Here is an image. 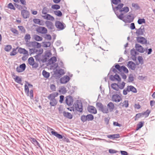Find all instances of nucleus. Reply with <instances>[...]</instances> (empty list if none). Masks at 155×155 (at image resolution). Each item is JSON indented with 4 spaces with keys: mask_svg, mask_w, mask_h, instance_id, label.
Returning a JSON list of instances; mask_svg holds the SVG:
<instances>
[{
    "mask_svg": "<svg viewBox=\"0 0 155 155\" xmlns=\"http://www.w3.org/2000/svg\"><path fill=\"white\" fill-rule=\"evenodd\" d=\"M70 79L69 76L68 75H64L60 78V83L61 84H66L70 80Z\"/></svg>",
    "mask_w": 155,
    "mask_h": 155,
    "instance_id": "13",
    "label": "nucleus"
},
{
    "mask_svg": "<svg viewBox=\"0 0 155 155\" xmlns=\"http://www.w3.org/2000/svg\"><path fill=\"white\" fill-rule=\"evenodd\" d=\"M96 106L99 110L102 112L103 113L107 114L108 112V110L105 105H104L101 102H97Z\"/></svg>",
    "mask_w": 155,
    "mask_h": 155,
    "instance_id": "7",
    "label": "nucleus"
},
{
    "mask_svg": "<svg viewBox=\"0 0 155 155\" xmlns=\"http://www.w3.org/2000/svg\"><path fill=\"white\" fill-rule=\"evenodd\" d=\"M139 25H141L143 23H145L146 22L145 20L143 18H139L137 21Z\"/></svg>",
    "mask_w": 155,
    "mask_h": 155,
    "instance_id": "49",
    "label": "nucleus"
},
{
    "mask_svg": "<svg viewBox=\"0 0 155 155\" xmlns=\"http://www.w3.org/2000/svg\"><path fill=\"white\" fill-rule=\"evenodd\" d=\"M37 31L41 34H46L47 32V28L43 27H39L37 29Z\"/></svg>",
    "mask_w": 155,
    "mask_h": 155,
    "instance_id": "20",
    "label": "nucleus"
},
{
    "mask_svg": "<svg viewBox=\"0 0 155 155\" xmlns=\"http://www.w3.org/2000/svg\"><path fill=\"white\" fill-rule=\"evenodd\" d=\"M136 49L137 51L141 53H143L145 51L143 48L140 45L136 44L135 45Z\"/></svg>",
    "mask_w": 155,
    "mask_h": 155,
    "instance_id": "21",
    "label": "nucleus"
},
{
    "mask_svg": "<svg viewBox=\"0 0 155 155\" xmlns=\"http://www.w3.org/2000/svg\"><path fill=\"white\" fill-rule=\"evenodd\" d=\"M124 5V4L123 3H120L118 4L117 6L114 7L113 5H112L113 10L117 18L120 15L119 14V11L123 7Z\"/></svg>",
    "mask_w": 155,
    "mask_h": 155,
    "instance_id": "9",
    "label": "nucleus"
},
{
    "mask_svg": "<svg viewBox=\"0 0 155 155\" xmlns=\"http://www.w3.org/2000/svg\"><path fill=\"white\" fill-rule=\"evenodd\" d=\"M21 15L24 18L26 19L29 17L30 13L26 10H22L21 11Z\"/></svg>",
    "mask_w": 155,
    "mask_h": 155,
    "instance_id": "22",
    "label": "nucleus"
},
{
    "mask_svg": "<svg viewBox=\"0 0 155 155\" xmlns=\"http://www.w3.org/2000/svg\"><path fill=\"white\" fill-rule=\"evenodd\" d=\"M34 39L37 41H41L42 40V38L37 35H35Z\"/></svg>",
    "mask_w": 155,
    "mask_h": 155,
    "instance_id": "48",
    "label": "nucleus"
},
{
    "mask_svg": "<svg viewBox=\"0 0 155 155\" xmlns=\"http://www.w3.org/2000/svg\"><path fill=\"white\" fill-rule=\"evenodd\" d=\"M130 91H131L134 93H136L137 92V89L134 86L132 85H128L123 90V94L124 95H126L127 94V92Z\"/></svg>",
    "mask_w": 155,
    "mask_h": 155,
    "instance_id": "8",
    "label": "nucleus"
},
{
    "mask_svg": "<svg viewBox=\"0 0 155 155\" xmlns=\"http://www.w3.org/2000/svg\"><path fill=\"white\" fill-rule=\"evenodd\" d=\"M42 74L43 77L46 78H48L50 75V74L49 72H47L45 70H44L42 71Z\"/></svg>",
    "mask_w": 155,
    "mask_h": 155,
    "instance_id": "38",
    "label": "nucleus"
},
{
    "mask_svg": "<svg viewBox=\"0 0 155 155\" xmlns=\"http://www.w3.org/2000/svg\"><path fill=\"white\" fill-rule=\"evenodd\" d=\"M107 106L110 111H112L114 108V105L112 102H110L107 105Z\"/></svg>",
    "mask_w": 155,
    "mask_h": 155,
    "instance_id": "36",
    "label": "nucleus"
},
{
    "mask_svg": "<svg viewBox=\"0 0 155 155\" xmlns=\"http://www.w3.org/2000/svg\"><path fill=\"white\" fill-rule=\"evenodd\" d=\"M87 110L90 113L94 114H96L97 113L96 108L93 106H89L87 107Z\"/></svg>",
    "mask_w": 155,
    "mask_h": 155,
    "instance_id": "19",
    "label": "nucleus"
},
{
    "mask_svg": "<svg viewBox=\"0 0 155 155\" xmlns=\"http://www.w3.org/2000/svg\"><path fill=\"white\" fill-rule=\"evenodd\" d=\"M54 13L55 15L59 17L61 16L62 15V12L59 10L54 11Z\"/></svg>",
    "mask_w": 155,
    "mask_h": 155,
    "instance_id": "50",
    "label": "nucleus"
},
{
    "mask_svg": "<svg viewBox=\"0 0 155 155\" xmlns=\"http://www.w3.org/2000/svg\"><path fill=\"white\" fill-rule=\"evenodd\" d=\"M130 54L132 60L134 61H136L137 59L136 56L138 54V53L135 51L134 48H133L130 50Z\"/></svg>",
    "mask_w": 155,
    "mask_h": 155,
    "instance_id": "16",
    "label": "nucleus"
},
{
    "mask_svg": "<svg viewBox=\"0 0 155 155\" xmlns=\"http://www.w3.org/2000/svg\"><path fill=\"white\" fill-rule=\"evenodd\" d=\"M42 17L45 19L53 21L54 20V18L49 14H47L45 15L42 16Z\"/></svg>",
    "mask_w": 155,
    "mask_h": 155,
    "instance_id": "28",
    "label": "nucleus"
},
{
    "mask_svg": "<svg viewBox=\"0 0 155 155\" xmlns=\"http://www.w3.org/2000/svg\"><path fill=\"white\" fill-rule=\"evenodd\" d=\"M55 27L60 30H62L64 28V24L60 21H56L55 23Z\"/></svg>",
    "mask_w": 155,
    "mask_h": 155,
    "instance_id": "18",
    "label": "nucleus"
},
{
    "mask_svg": "<svg viewBox=\"0 0 155 155\" xmlns=\"http://www.w3.org/2000/svg\"><path fill=\"white\" fill-rule=\"evenodd\" d=\"M119 94H114L112 97V100L116 102H119L121 100L120 97L119 95Z\"/></svg>",
    "mask_w": 155,
    "mask_h": 155,
    "instance_id": "14",
    "label": "nucleus"
},
{
    "mask_svg": "<svg viewBox=\"0 0 155 155\" xmlns=\"http://www.w3.org/2000/svg\"><path fill=\"white\" fill-rule=\"evenodd\" d=\"M74 100L72 96H68L66 97L65 102L68 106L72 105L73 103Z\"/></svg>",
    "mask_w": 155,
    "mask_h": 155,
    "instance_id": "11",
    "label": "nucleus"
},
{
    "mask_svg": "<svg viewBox=\"0 0 155 155\" xmlns=\"http://www.w3.org/2000/svg\"><path fill=\"white\" fill-rule=\"evenodd\" d=\"M18 28L22 33H25L26 30L23 26H18Z\"/></svg>",
    "mask_w": 155,
    "mask_h": 155,
    "instance_id": "51",
    "label": "nucleus"
},
{
    "mask_svg": "<svg viewBox=\"0 0 155 155\" xmlns=\"http://www.w3.org/2000/svg\"><path fill=\"white\" fill-rule=\"evenodd\" d=\"M86 116L87 120L88 121L92 120L94 119V116L91 114H88Z\"/></svg>",
    "mask_w": 155,
    "mask_h": 155,
    "instance_id": "41",
    "label": "nucleus"
},
{
    "mask_svg": "<svg viewBox=\"0 0 155 155\" xmlns=\"http://www.w3.org/2000/svg\"><path fill=\"white\" fill-rule=\"evenodd\" d=\"M121 2V0H112L111 2V3L117 5L118 3H120Z\"/></svg>",
    "mask_w": 155,
    "mask_h": 155,
    "instance_id": "58",
    "label": "nucleus"
},
{
    "mask_svg": "<svg viewBox=\"0 0 155 155\" xmlns=\"http://www.w3.org/2000/svg\"><path fill=\"white\" fill-rule=\"evenodd\" d=\"M26 46L29 47L35 48V41H28L26 43Z\"/></svg>",
    "mask_w": 155,
    "mask_h": 155,
    "instance_id": "33",
    "label": "nucleus"
},
{
    "mask_svg": "<svg viewBox=\"0 0 155 155\" xmlns=\"http://www.w3.org/2000/svg\"><path fill=\"white\" fill-rule=\"evenodd\" d=\"M63 114L64 117L66 118L69 119H71L72 118V115L70 113L64 111Z\"/></svg>",
    "mask_w": 155,
    "mask_h": 155,
    "instance_id": "27",
    "label": "nucleus"
},
{
    "mask_svg": "<svg viewBox=\"0 0 155 155\" xmlns=\"http://www.w3.org/2000/svg\"><path fill=\"white\" fill-rule=\"evenodd\" d=\"M8 8L11 9H12L14 10H15V8L14 6V5L11 3H9L8 4Z\"/></svg>",
    "mask_w": 155,
    "mask_h": 155,
    "instance_id": "52",
    "label": "nucleus"
},
{
    "mask_svg": "<svg viewBox=\"0 0 155 155\" xmlns=\"http://www.w3.org/2000/svg\"><path fill=\"white\" fill-rule=\"evenodd\" d=\"M45 24L46 27L49 30L54 31L55 30V28L53 23L50 21H47L45 22Z\"/></svg>",
    "mask_w": 155,
    "mask_h": 155,
    "instance_id": "12",
    "label": "nucleus"
},
{
    "mask_svg": "<svg viewBox=\"0 0 155 155\" xmlns=\"http://www.w3.org/2000/svg\"><path fill=\"white\" fill-rule=\"evenodd\" d=\"M58 92H54L50 94L48 97V98L50 101L49 104L51 107L55 106L57 104L58 101L55 98L58 95Z\"/></svg>",
    "mask_w": 155,
    "mask_h": 155,
    "instance_id": "3",
    "label": "nucleus"
},
{
    "mask_svg": "<svg viewBox=\"0 0 155 155\" xmlns=\"http://www.w3.org/2000/svg\"><path fill=\"white\" fill-rule=\"evenodd\" d=\"M63 66V64L61 61H59L58 64V63H55L54 65V67L55 68L59 69L60 67L63 68H64Z\"/></svg>",
    "mask_w": 155,
    "mask_h": 155,
    "instance_id": "26",
    "label": "nucleus"
},
{
    "mask_svg": "<svg viewBox=\"0 0 155 155\" xmlns=\"http://www.w3.org/2000/svg\"><path fill=\"white\" fill-rule=\"evenodd\" d=\"M136 40L138 43L142 44H146L147 43V40L145 38L142 36H139L137 38Z\"/></svg>",
    "mask_w": 155,
    "mask_h": 155,
    "instance_id": "17",
    "label": "nucleus"
},
{
    "mask_svg": "<svg viewBox=\"0 0 155 155\" xmlns=\"http://www.w3.org/2000/svg\"><path fill=\"white\" fill-rule=\"evenodd\" d=\"M136 33L137 36L143 35L145 32L144 28L143 26H141L138 29H136Z\"/></svg>",
    "mask_w": 155,
    "mask_h": 155,
    "instance_id": "15",
    "label": "nucleus"
},
{
    "mask_svg": "<svg viewBox=\"0 0 155 155\" xmlns=\"http://www.w3.org/2000/svg\"><path fill=\"white\" fill-rule=\"evenodd\" d=\"M10 30L13 33L17 35H18V32L16 29L12 28Z\"/></svg>",
    "mask_w": 155,
    "mask_h": 155,
    "instance_id": "60",
    "label": "nucleus"
},
{
    "mask_svg": "<svg viewBox=\"0 0 155 155\" xmlns=\"http://www.w3.org/2000/svg\"><path fill=\"white\" fill-rule=\"evenodd\" d=\"M31 142L32 143H33L35 145H37L38 147L42 149L41 147L40 146V144L35 138H31Z\"/></svg>",
    "mask_w": 155,
    "mask_h": 155,
    "instance_id": "32",
    "label": "nucleus"
},
{
    "mask_svg": "<svg viewBox=\"0 0 155 155\" xmlns=\"http://www.w3.org/2000/svg\"><path fill=\"white\" fill-rule=\"evenodd\" d=\"M24 54V55L22 57L21 59L23 61H25L28 58V56L29 55L28 52V54Z\"/></svg>",
    "mask_w": 155,
    "mask_h": 155,
    "instance_id": "61",
    "label": "nucleus"
},
{
    "mask_svg": "<svg viewBox=\"0 0 155 155\" xmlns=\"http://www.w3.org/2000/svg\"><path fill=\"white\" fill-rule=\"evenodd\" d=\"M18 52L20 54H28V51L25 48H19L18 49Z\"/></svg>",
    "mask_w": 155,
    "mask_h": 155,
    "instance_id": "31",
    "label": "nucleus"
},
{
    "mask_svg": "<svg viewBox=\"0 0 155 155\" xmlns=\"http://www.w3.org/2000/svg\"><path fill=\"white\" fill-rule=\"evenodd\" d=\"M107 137L111 139H114L119 138L120 137L119 134H114L113 135H107Z\"/></svg>",
    "mask_w": 155,
    "mask_h": 155,
    "instance_id": "29",
    "label": "nucleus"
},
{
    "mask_svg": "<svg viewBox=\"0 0 155 155\" xmlns=\"http://www.w3.org/2000/svg\"><path fill=\"white\" fill-rule=\"evenodd\" d=\"M134 80V77L132 74H130L129 75L128 78V82H131Z\"/></svg>",
    "mask_w": 155,
    "mask_h": 155,
    "instance_id": "44",
    "label": "nucleus"
},
{
    "mask_svg": "<svg viewBox=\"0 0 155 155\" xmlns=\"http://www.w3.org/2000/svg\"><path fill=\"white\" fill-rule=\"evenodd\" d=\"M132 6L133 7L136 8L137 10H138L140 8V7L138 5V4L136 3H132Z\"/></svg>",
    "mask_w": 155,
    "mask_h": 155,
    "instance_id": "62",
    "label": "nucleus"
},
{
    "mask_svg": "<svg viewBox=\"0 0 155 155\" xmlns=\"http://www.w3.org/2000/svg\"><path fill=\"white\" fill-rule=\"evenodd\" d=\"M60 89L59 92H61L63 94H64L67 92L66 88L64 86L61 87Z\"/></svg>",
    "mask_w": 155,
    "mask_h": 155,
    "instance_id": "39",
    "label": "nucleus"
},
{
    "mask_svg": "<svg viewBox=\"0 0 155 155\" xmlns=\"http://www.w3.org/2000/svg\"><path fill=\"white\" fill-rule=\"evenodd\" d=\"M129 8L128 7H125L124 8H122L120 10L119 12L122 13L123 12L124 13H126L129 11Z\"/></svg>",
    "mask_w": 155,
    "mask_h": 155,
    "instance_id": "35",
    "label": "nucleus"
},
{
    "mask_svg": "<svg viewBox=\"0 0 155 155\" xmlns=\"http://www.w3.org/2000/svg\"><path fill=\"white\" fill-rule=\"evenodd\" d=\"M138 60L139 63L141 64H143V58L141 56H139L138 57Z\"/></svg>",
    "mask_w": 155,
    "mask_h": 155,
    "instance_id": "64",
    "label": "nucleus"
},
{
    "mask_svg": "<svg viewBox=\"0 0 155 155\" xmlns=\"http://www.w3.org/2000/svg\"><path fill=\"white\" fill-rule=\"evenodd\" d=\"M25 91L26 95L28 96H29V90L28 86L26 85H25Z\"/></svg>",
    "mask_w": 155,
    "mask_h": 155,
    "instance_id": "45",
    "label": "nucleus"
},
{
    "mask_svg": "<svg viewBox=\"0 0 155 155\" xmlns=\"http://www.w3.org/2000/svg\"><path fill=\"white\" fill-rule=\"evenodd\" d=\"M31 38L30 35L28 34H26L25 36L24 39L26 43L29 41Z\"/></svg>",
    "mask_w": 155,
    "mask_h": 155,
    "instance_id": "40",
    "label": "nucleus"
},
{
    "mask_svg": "<svg viewBox=\"0 0 155 155\" xmlns=\"http://www.w3.org/2000/svg\"><path fill=\"white\" fill-rule=\"evenodd\" d=\"M28 62L29 64L33 68H36L38 67V64L35 62L32 57H31L28 59Z\"/></svg>",
    "mask_w": 155,
    "mask_h": 155,
    "instance_id": "10",
    "label": "nucleus"
},
{
    "mask_svg": "<svg viewBox=\"0 0 155 155\" xmlns=\"http://www.w3.org/2000/svg\"><path fill=\"white\" fill-rule=\"evenodd\" d=\"M19 67L22 71H23L25 69L26 66L25 63H23L20 65Z\"/></svg>",
    "mask_w": 155,
    "mask_h": 155,
    "instance_id": "55",
    "label": "nucleus"
},
{
    "mask_svg": "<svg viewBox=\"0 0 155 155\" xmlns=\"http://www.w3.org/2000/svg\"><path fill=\"white\" fill-rule=\"evenodd\" d=\"M42 46L44 48H47L50 46L51 43L49 41H44L42 42Z\"/></svg>",
    "mask_w": 155,
    "mask_h": 155,
    "instance_id": "37",
    "label": "nucleus"
},
{
    "mask_svg": "<svg viewBox=\"0 0 155 155\" xmlns=\"http://www.w3.org/2000/svg\"><path fill=\"white\" fill-rule=\"evenodd\" d=\"M48 12V9L47 7H44L43 8L42 13L43 14L47 15V13Z\"/></svg>",
    "mask_w": 155,
    "mask_h": 155,
    "instance_id": "46",
    "label": "nucleus"
},
{
    "mask_svg": "<svg viewBox=\"0 0 155 155\" xmlns=\"http://www.w3.org/2000/svg\"><path fill=\"white\" fill-rule=\"evenodd\" d=\"M13 76L15 77V78L14 79L16 82L22 85V84L21 83L22 80L21 78H20L18 76L15 75H13Z\"/></svg>",
    "mask_w": 155,
    "mask_h": 155,
    "instance_id": "30",
    "label": "nucleus"
},
{
    "mask_svg": "<svg viewBox=\"0 0 155 155\" xmlns=\"http://www.w3.org/2000/svg\"><path fill=\"white\" fill-rule=\"evenodd\" d=\"M123 15L124 13H121L118 17V18L123 21L125 23H131L133 21L134 18L132 15H127V19H124Z\"/></svg>",
    "mask_w": 155,
    "mask_h": 155,
    "instance_id": "5",
    "label": "nucleus"
},
{
    "mask_svg": "<svg viewBox=\"0 0 155 155\" xmlns=\"http://www.w3.org/2000/svg\"><path fill=\"white\" fill-rule=\"evenodd\" d=\"M123 106H124L125 107L127 108L128 107L129 103L128 101L125 100L122 103Z\"/></svg>",
    "mask_w": 155,
    "mask_h": 155,
    "instance_id": "57",
    "label": "nucleus"
},
{
    "mask_svg": "<svg viewBox=\"0 0 155 155\" xmlns=\"http://www.w3.org/2000/svg\"><path fill=\"white\" fill-rule=\"evenodd\" d=\"M126 83L123 82L121 84L119 85L115 83H112L111 84V87L112 89L117 91V93L120 94V91L119 89H123Z\"/></svg>",
    "mask_w": 155,
    "mask_h": 155,
    "instance_id": "4",
    "label": "nucleus"
},
{
    "mask_svg": "<svg viewBox=\"0 0 155 155\" xmlns=\"http://www.w3.org/2000/svg\"><path fill=\"white\" fill-rule=\"evenodd\" d=\"M34 22L40 25H44L45 22L42 20L38 18H34L33 19Z\"/></svg>",
    "mask_w": 155,
    "mask_h": 155,
    "instance_id": "25",
    "label": "nucleus"
},
{
    "mask_svg": "<svg viewBox=\"0 0 155 155\" xmlns=\"http://www.w3.org/2000/svg\"><path fill=\"white\" fill-rule=\"evenodd\" d=\"M12 48V46L11 45H8L5 46L4 50L7 52L9 51Z\"/></svg>",
    "mask_w": 155,
    "mask_h": 155,
    "instance_id": "43",
    "label": "nucleus"
},
{
    "mask_svg": "<svg viewBox=\"0 0 155 155\" xmlns=\"http://www.w3.org/2000/svg\"><path fill=\"white\" fill-rule=\"evenodd\" d=\"M73 106L74 107V110L80 113L82 112L83 110L82 103L80 100H77L74 103Z\"/></svg>",
    "mask_w": 155,
    "mask_h": 155,
    "instance_id": "6",
    "label": "nucleus"
},
{
    "mask_svg": "<svg viewBox=\"0 0 155 155\" xmlns=\"http://www.w3.org/2000/svg\"><path fill=\"white\" fill-rule=\"evenodd\" d=\"M50 89L52 91H54L56 90V87L54 84H51L50 85Z\"/></svg>",
    "mask_w": 155,
    "mask_h": 155,
    "instance_id": "63",
    "label": "nucleus"
},
{
    "mask_svg": "<svg viewBox=\"0 0 155 155\" xmlns=\"http://www.w3.org/2000/svg\"><path fill=\"white\" fill-rule=\"evenodd\" d=\"M143 122H140L139 123L137 124L136 130H137L141 128L143 126Z\"/></svg>",
    "mask_w": 155,
    "mask_h": 155,
    "instance_id": "42",
    "label": "nucleus"
},
{
    "mask_svg": "<svg viewBox=\"0 0 155 155\" xmlns=\"http://www.w3.org/2000/svg\"><path fill=\"white\" fill-rule=\"evenodd\" d=\"M81 120L83 122H84L87 121V118L86 117V116L85 115H82L81 117Z\"/></svg>",
    "mask_w": 155,
    "mask_h": 155,
    "instance_id": "59",
    "label": "nucleus"
},
{
    "mask_svg": "<svg viewBox=\"0 0 155 155\" xmlns=\"http://www.w3.org/2000/svg\"><path fill=\"white\" fill-rule=\"evenodd\" d=\"M115 68L120 72L121 71L122 66H120L118 64H117L115 65Z\"/></svg>",
    "mask_w": 155,
    "mask_h": 155,
    "instance_id": "56",
    "label": "nucleus"
},
{
    "mask_svg": "<svg viewBox=\"0 0 155 155\" xmlns=\"http://www.w3.org/2000/svg\"><path fill=\"white\" fill-rule=\"evenodd\" d=\"M51 8L53 9L58 10L60 8V6L59 5L55 4L52 6Z\"/></svg>",
    "mask_w": 155,
    "mask_h": 155,
    "instance_id": "53",
    "label": "nucleus"
},
{
    "mask_svg": "<svg viewBox=\"0 0 155 155\" xmlns=\"http://www.w3.org/2000/svg\"><path fill=\"white\" fill-rule=\"evenodd\" d=\"M57 61L56 57L53 56L48 60V63L50 64H52L54 63Z\"/></svg>",
    "mask_w": 155,
    "mask_h": 155,
    "instance_id": "34",
    "label": "nucleus"
},
{
    "mask_svg": "<svg viewBox=\"0 0 155 155\" xmlns=\"http://www.w3.org/2000/svg\"><path fill=\"white\" fill-rule=\"evenodd\" d=\"M51 54L50 51H47L44 54L41 55L37 54L34 56V57L36 61L39 62L40 63H44L48 61V60Z\"/></svg>",
    "mask_w": 155,
    "mask_h": 155,
    "instance_id": "1",
    "label": "nucleus"
},
{
    "mask_svg": "<svg viewBox=\"0 0 155 155\" xmlns=\"http://www.w3.org/2000/svg\"><path fill=\"white\" fill-rule=\"evenodd\" d=\"M117 71L115 68H114V66L110 69L108 75H110L109 78L111 81L116 80L119 82L121 81V79L120 76L117 74Z\"/></svg>",
    "mask_w": 155,
    "mask_h": 155,
    "instance_id": "2",
    "label": "nucleus"
},
{
    "mask_svg": "<svg viewBox=\"0 0 155 155\" xmlns=\"http://www.w3.org/2000/svg\"><path fill=\"white\" fill-rule=\"evenodd\" d=\"M136 64L132 61H129L127 64V66L131 70H134L136 68Z\"/></svg>",
    "mask_w": 155,
    "mask_h": 155,
    "instance_id": "24",
    "label": "nucleus"
},
{
    "mask_svg": "<svg viewBox=\"0 0 155 155\" xmlns=\"http://www.w3.org/2000/svg\"><path fill=\"white\" fill-rule=\"evenodd\" d=\"M56 70L54 72L55 74H57L58 76H61L65 73L64 70L61 69L56 68Z\"/></svg>",
    "mask_w": 155,
    "mask_h": 155,
    "instance_id": "23",
    "label": "nucleus"
},
{
    "mask_svg": "<svg viewBox=\"0 0 155 155\" xmlns=\"http://www.w3.org/2000/svg\"><path fill=\"white\" fill-rule=\"evenodd\" d=\"M150 113V111L149 110H147L145 112L142 113L143 116L145 115V117H147Z\"/></svg>",
    "mask_w": 155,
    "mask_h": 155,
    "instance_id": "47",
    "label": "nucleus"
},
{
    "mask_svg": "<svg viewBox=\"0 0 155 155\" xmlns=\"http://www.w3.org/2000/svg\"><path fill=\"white\" fill-rule=\"evenodd\" d=\"M123 70L125 73H128V70L127 68L124 65L122 66L121 71Z\"/></svg>",
    "mask_w": 155,
    "mask_h": 155,
    "instance_id": "54",
    "label": "nucleus"
}]
</instances>
